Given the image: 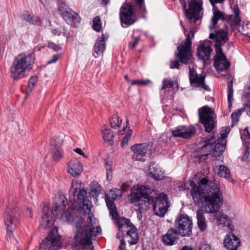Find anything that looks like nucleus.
<instances>
[{
  "label": "nucleus",
  "mask_w": 250,
  "mask_h": 250,
  "mask_svg": "<svg viewBox=\"0 0 250 250\" xmlns=\"http://www.w3.org/2000/svg\"><path fill=\"white\" fill-rule=\"evenodd\" d=\"M243 135L245 136H248V137L250 138V134L247 127L245 128L244 129Z\"/></svg>",
  "instance_id": "61"
},
{
  "label": "nucleus",
  "mask_w": 250,
  "mask_h": 250,
  "mask_svg": "<svg viewBox=\"0 0 250 250\" xmlns=\"http://www.w3.org/2000/svg\"><path fill=\"white\" fill-rule=\"evenodd\" d=\"M122 196V192L119 189L114 188L111 189L108 194L105 197H108L109 199L112 200H116L120 198Z\"/></svg>",
  "instance_id": "36"
},
{
  "label": "nucleus",
  "mask_w": 250,
  "mask_h": 250,
  "mask_svg": "<svg viewBox=\"0 0 250 250\" xmlns=\"http://www.w3.org/2000/svg\"><path fill=\"white\" fill-rule=\"evenodd\" d=\"M22 19L28 22L33 24L39 25L41 23V20L39 17L33 15L27 14H23L22 16Z\"/></svg>",
  "instance_id": "34"
},
{
  "label": "nucleus",
  "mask_w": 250,
  "mask_h": 250,
  "mask_svg": "<svg viewBox=\"0 0 250 250\" xmlns=\"http://www.w3.org/2000/svg\"><path fill=\"white\" fill-rule=\"evenodd\" d=\"M244 111L245 108L242 107L238 109L236 112L232 113L231 117L233 124L237 123L240 116H241L242 113Z\"/></svg>",
  "instance_id": "38"
},
{
  "label": "nucleus",
  "mask_w": 250,
  "mask_h": 250,
  "mask_svg": "<svg viewBox=\"0 0 250 250\" xmlns=\"http://www.w3.org/2000/svg\"><path fill=\"white\" fill-rule=\"evenodd\" d=\"M199 250H214L213 248L210 246V244L203 243L200 247Z\"/></svg>",
  "instance_id": "47"
},
{
  "label": "nucleus",
  "mask_w": 250,
  "mask_h": 250,
  "mask_svg": "<svg viewBox=\"0 0 250 250\" xmlns=\"http://www.w3.org/2000/svg\"><path fill=\"white\" fill-rule=\"evenodd\" d=\"M60 12L63 20L73 27H77L81 21L79 14L74 12L69 7L64 3H61L59 6Z\"/></svg>",
  "instance_id": "12"
},
{
  "label": "nucleus",
  "mask_w": 250,
  "mask_h": 250,
  "mask_svg": "<svg viewBox=\"0 0 250 250\" xmlns=\"http://www.w3.org/2000/svg\"><path fill=\"white\" fill-rule=\"evenodd\" d=\"M209 38L215 40L214 46L215 49H217L218 46L221 47L228 40V32L222 29L218 30L216 34L211 33Z\"/></svg>",
  "instance_id": "22"
},
{
  "label": "nucleus",
  "mask_w": 250,
  "mask_h": 250,
  "mask_svg": "<svg viewBox=\"0 0 250 250\" xmlns=\"http://www.w3.org/2000/svg\"><path fill=\"white\" fill-rule=\"evenodd\" d=\"M230 131V128L229 127H225L220 133V137L219 140H221V142H226L225 139L227 137L228 134Z\"/></svg>",
  "instance_id": "43"
},
{
  "label": "nucleus",
  "mask_w": 250,
  "mask_h": 250,
  "mask_svg": "<svg viewBox=\"0 0 250 250\" xmlns=\"http://www.w3.org/2000/svg\"><path fill=\"white\" fill-rule=\"evenodd\" d=\"M20 216L16 208H14L12 209L9 207L7 208L5 217V224L7 229L6 239L13 245H16L18 241L13 235L12 226L16 225Z\"/></svg>",
  "instance_id": "9"
},
{
  "label": "nucleus",
  "mask_w": 250,
  "mask_h": 250,
  "mask_svg": "<svg viewBox=\"0 0 250 250\" xmlns=\"http://www.w3.org/2000/svg\"><path fill=\"white\" fill-rule=\"evenodd\" d=\"M129 187V182H127L126 183H123L121 187V191L122 192V193L123 192L126 191V188Z\"/></svg>",
  "instance_id": "53"
},
{
  "label": "nucleus",
  "mask_w": 250,
  "mask_h": 250,
  "mask_svg": "<svg viewBox=\"0 0 250 250\" xmlns=\"http://www.w3.org/2000/svg\"><path fill=\"white\" fill-rule=\"evenodd\" d=\"M86 194V191L82 183L77 181L72 182L69 191V200L70 202H76L82 205L84 214L87 216L86 225L84 224V219L77 215L75 209H70L64 211L67 201L62 194L55 198L53 210L45 204L43 205L42 208L41 225L44 228L50 227L54 224L55 212L56 216L63 222H76V232L73 245L78 249L91 245L92 240L101 232L98 220L91 213L92 204L87 199Z\"/></svg>",
  "instance_id": "1"
},
{
  "label": "nucleus",
  "mask_w": 250,
  "mask_h": 250,
  "mask_svg": "<svg viewBox=\"0 0 250 250\" xmlns=\"http://www.w3.org/2000/svg\"><path fill=\"white\" fill-rule=\"evenodd\" d=\"M213 4V17L211 19L212 25L210 28H213L217 23L219 20H224V13L218 10L217 6Z\"/></svg>",
  "instance_id": "28"
},
{
  "label": "nucleus",
  "mask_w": 250,
  "mask_h": 250,
  "mask_svg": "<svg viewBox=\"0 0 250 250\" xmlns=\"http://www.w3.org/2000/svg\"><path fill=\"white\" fill-rule=\"evenodd\" d=\"M163 85L161 88L162 89H165L168 88L172 87L174 84H176L177 82L176 81H173L168 79H165L162 82Z\"/></svg>",
  "instance_id": "39"
},
{
  "label": "nucleus",
  "mask_w": 250,
  "mask_h": 250,
  "mask_svg": "<svg viewBox=\"0 0 250 250\" xmlns=\"http://www.w3.org/2000/svg\"><path fill=\"white\" fill-rule=\"evenodd\" d=\"M60 58V55H59V54L54 55L53 56L52 59L48 61V63L50 64V63H54V62H56Z\"/></svg>",
  "instance_id": "51"
},
{
  "label": "nucleus",
  "mask_w": 250,
  "mask_h": 250,
  "mask_svg": "<svg viewBox=\"0 0 250 250\" xmlns=\"http://www.w3.org/2000/svg\"><path fill=\"white\" fill-rule=\"evenodd\" d=\"M240 244L239 239L231 232L227 234L224 240L225 247L229 250H236Z\"/></svg>",
  "instance_id": "23"
},
{
  "label": "nucleus",
  "mask_w": 250,
  "mask_h": 250,
  "mask_svg": "<svg viewBox=\"0 0 250 250\" xmlns=\"http://www.w3.org/2000/svg\"><path fill=\"white\" fill-rule=\"evenodd\" d=\"M180 66V63L178 60H174L173 62H171L170 64V68H177L179 69Z\"/></svg>",
  "instance_id": "49"
},
{
  "label": "nucleus",
  "mask_w": 250,
  "mask_h": 250,
  "mask_svg": "<svg viewBox=\"0 0 250 250\" xmlns=\"http://www.w3.org/2000/svg\"><path fill=\"white\" fill-rule=\"evenodd\" d=\"M216 55L214 57V65L217 70L223 71L229 67V62L227 61L226 56L222 52L221 47L218 46L215 49Z\"/></svg>",
  "instance_id": "15"
},
{
  "label": "nucleus",
  "mask_w": 250,
  "mask_h": 250,
  "mask_svg": "<svg viewBox=\"0 0 250 250\" xmlns=\"http://www.w3.org/2000/svg\"><path fill=\"white\" fill-rule=\"evenodd\" d=\"M244 97L246 99V103H250V90L244 92Z\"/></svg>",
  "instance_id": "54"
},
{
  "label": "nucleus",
  "mask_w": 250,
  "mask_h": 250,
  "mask_svg": "<svg viewBox=\"0 0 250 250\" xmlns=\"http://www.w3.org/2000/svg\"><path fill=\"white\" fill-rule=\"evenodd\" d=\"M139 41L140 38L136 37L134 41L132 43H130V44L131 45L132 48H134L136 47V45L138 43Z\"/></svg>",
  "instance_id": "55"
},
{
  "label": "nucleus",
  "mask_w": 250,
  "mask_h": 250,
  "mask_svg": "<svg viewBox=\"0 0 250 250\" xmlns=\"http://www.w3.org/2000/svg\"><path fill=\"white\" fill-rule=\"evenodd\" d=\"M192 42L189 34L187 35L185 41H183L177 47L175 55L183 63L188 64L192 57Z\"/></svg>",
  "instance_id": "10"
},
{
  "label": "nucleus",
  "mask_w": 250,
  "mask_h": 250,
  "mask_svg": "<svg viewBox=\"0 0 250 250\" xmlns=\"http://www.w3.org/2000/svg\"><path fill=\"white\" fill-rule=\"evenodd\" d=\"M212 5L217 3H222L225 0H209Z\"/></svg>",
  "instance_id": "60"
},
{
  "label": "nucleus",
  "mask_w": 250,
  "mask_h": 250,
  "mask_svg": "<svg viewBox=\"0 0 250 250\" xmlns=\"http://www.w3.org/2000/svg\"><path fill=\"white\" fill-rule=\"evenodd\" d=\"M67 170L72 176L78 177L83 170V164L77 159H72L68 163Z\"/></svg>",
  "instance_id": "21"
},
{
  "label": "nucleus",
  "mask_w": 250,
  "mask_h": 250,
  "mask_svg": "<svg viewBox=\"0 0 250 250\" xmlns=\"http://www.w3.org/2000/svg\"><path fill=\"white\" fill-rule=\"evenodd\" d=\"M129 201L140 212L147 211L152 205L154 213L161 217L165 215L170 207V202L166 194L148 186H134L129 195Z\"/></svg>",
  "instance_id": "2"
},
{
  "label": "nucleus",
  "mask_w": 250,
  "mask_h": 250,
  "mask_svg": "<svg viewBox=\"0 0 250 250\" xmlns=\"http://www.w3.org/2000/svg\"><path fill=\"white\" fill-rule=\"evenodd\" d=\"M105 202L112 219H114L116 223L117 220L121 219L122 218L118 216L113 201L109 199L108 197H105Z\"/></svg>",
  "instance_id": "27"
},
{
  "label": "nucleus",
  "mask_w": 250,
  "mask_h": 250,
  "mask_svg": "<svg viewBox=\"0 0 250 250\" xmlns=\"http://www.w3.org/2000/svg\"><path fill=\"white\" fill-rule=\"evenodd\" d=\"M75 151L80 155L83 156L84 158H87V156L85 155V154L83 152L82 149L80 148H76L75 149Z\"/></svg>",
  "instance_id": "56"
},
{
  "label": "nucleus",
  "mask_w": 250,
  "mask_h": 250,
  "mask_svg": "<svg viewBox=\"0 0 250 250\" xmlns=\"http://www.w3.org/2000/svg\"><path fill=\"white\" fill-rule=\"evenodd\" d=\"M181 250H193L191 247L189 246H184L181 249Z\"/></svg>",
  "instance_id": "64"
},
{
  "label": "nucleus",
  "mask_w": 250,
  "mask_h": 250,
  "mask_svg": "<svg viewBox=\"0 0 250 250\" xmlns=\"http://www.w3.org/2000/svg\"><path fill=\"white\" fill-rule=\"evenodd\" d=\"M52 33L55 36H59L61 35V34L62 33V31L61 30H60L59 29H53L52 30Z\"/></svg>",
  "instance_id": "59"
},
{
  "label": "nucleus",
  "mask_w": 250,
  "mask_h": 250,
  "mask_svg": "<svg viewBox=\"0 0 250 250\" xmlns=\"http://www.w3.org/2000/svg\"><path fill=\"white\" fill-rule=\"evenodd\" d=\"M234 15H229V21L231 26L239 25L240 24L241 19L239 16V10L237 6H235L233 10Z\"/></svg>",
  "instance_id": "30"
},
{
  "label": "nucleus",
  "mask_w": 250,
  "mask_h": 250,
  "mask_svg": "<svg viewBox=\"0 0 250 250\" xmlns=\"http://www.w3.org/2000/svg\"><path fill=\"white\" fill-rule=\"evenodd\" d=\"M148 147V145L146 143L137 144L132 146L130 148L133 152V159L140 161H145Z\"/></svg>",
  "instance_id": "17"
},
{
  "label": "nucleus",
  "mask_w": 250,
  "mask_h": 250,
  "mask_svg": "<svg viewBox=\"0 0 250 250\" xmlns=\"http://www.w3.org/2000/svg\"><path fill=\"white\" fill-rule=\"evenodd\" d=\"M105 38L104 35L102 34L95 43L94 50L97 54H102L105 48Z\"/></svg>",
  "instance_id": "31"
},
{
  "label": "nucleus",
  "mask_w": 250,
  "mask_h": 250,
  "mask_svg": "<svg viewBox=\"0 0 250 250\" xmlns=\"http://www.w3.org/2000/svg\"><path fill=\"white\" fill-rule=\"evenodd\" d=\"M223 196L220 186L202 204V207L206 213L213 214L209 219L214 224L217 226H225L227 224L228 227L231 230L233 226L230 224L228 216L222 211H219L223 203Z\"/></svg>",
  "instance_id": "3"
},
{
  "label": "nucleus",
  "mask_w": 250,
  "mask_h": 250,
  "mask_svg": "<svg viewBox=\"0 0 250 250\" xmlns=\"http://www.w3.org/2000/svg\"><path fill=\"white\" fill-rule=\"evenodd\" d=\"M109 123L112 128L117 129L120 126L122 120H119V117L117 115H114L110 120Z\"/></svg>",
  "instance_id": "37"
},
{
  "label": "nucleus",
  "mask_w": 250,
  "mask_h": 250,
  "mask_svg": "<svg viewBox=\"0 0 250 250\" xmlns=\"http://www.w3.org/2000/svg\"><path fill=\"white\" fill-rule=\"evenodd\" d=\"M103 137L104 141L109 145H112L113 143V133L110 129H105L102 131Z\"/></svg>",
  "instance_id": "33"
},
{
  "label": "nucleus",
  "mask_w": 250,
  "mask_h": 250,
  "mask_svg": "<svg viewBox=\"0 0 250 250\" xmlns=\"http://www.w3.org/2000/svg\"><path fill=\"white\" fill-rule=\"evenodd\" d=\"M179 0L185 10L186 17L191 22L195 23L202 17L203 9L201 0H188V9H186L187 4L185 0Z\"/></svg>",
  "instance_id": "7"
},
{
  "label": "nucleus",
  "mask_w": 250,
  "mask_h": 250,
  "mask_svg": "<svg viewBox=\"0 0 250 250\" xmlns=\"http://www.w3.org/2000/svg\"><path fill=\"white\" fill-rule=\"evenodd\" d=\"M93 27L94 30L100 31L101 29L100 18L98 16L95 17L93 20Z\"/></svg>",
  "instance_id": "40"
},
{
  "label": "nucleus",
  "mask_w": 250,
  "mask_h": 250,
  "mask_svg": "<svg viewBox=\"0 0 250 250\" xmlns=\"http://www.w3.org/2000/svg\"><path fill=\"white\" fill-rule=\"evenodd\" d=\"M105 167L106 169V179L108 181H110L112 178V170L111 166L110 164L106 163Z\"/></svg>",
  "instance_id": "45"
},
{
  "label": "nucleus",
  "mask_w": 250,
  "mask_h": 250,
  "mask_svg": "<svg viewBox=\"0 0 250 250\" xmlns=\"http://www.w3.org/2000/svg\"><path fill=\"white\" fill-rule=\"evenodd\" d=\"M219 186L215 181L203 178L198 182L197 185L193 180H189L179 187V189L180 190H189L191 187V195L194 203L202 205Z\"/></svg>",
  "instance_id": "4"
},
{
  "label": "nucleus",
  "mask_w": 250,
  "mask_h": 250,
  "mask_svg": "<svg viewBox=\"0 0 250 250\" xmlns=\"http://www.w3.org/2000/svg\"><path fill=\"white\" fill-rule=\"evenodd\" d=\"M218 174L221 177L231 180L229 170L227 167L224 165L219 166Z\"/></svg>",
  "instance_id": "35"
},
{
  "label": "nucleus",
  "mask_w": 250,
  "mask_h": 250,
  "mask_svg": "<svg viewBox=\"0 0 250 250\" xmlns=\"http://www.w3.org/2000/svg\"><path fill=\"white\" fill-rule=\"evenodd\" d=\"M204 212V210L202 208V209H198L196 212L198 227L201 231L205 230L207 227V223Z\"/></svg>",
  "instance_id": "26"
},
{
  "label": "nucleus",
  "mask_w": 250,
  "mask_h": 250,
  "mask_svg": "<svg viewBox=\"0 0 250 250\" xmlns=\"http://www.w3.org/2000/svg\"><path fill=\"white\" fill-rule=\"evenodd\" d=\"M63 36H64L66 38H68L70 37L69 33L68 32H67V30L65 28H64L63 29Z\"/></svg>",
  "instance_id": "62"
},
{
  "label": "nucleus",
  "mask_w": 250,
  "mask_h": 250,
  "mask_svg": "<svg viewBox=\"0 0 250 250\" xmlns=\"http://www.w3.org/2000/svg\"><path fill=\"white\" fill-rule=\"evenodd\" d=\"M60 238L50 235L42 242L40 250H57L60 248Z\"/></svg>",
  "instance_id": "19"
},
{
  "label": "nucleus",
  "mask_w": 250,
  "mask_h": 250,
  "mask_svg": "<svg viewBox=\"0 0 250 250\" xmlns=\"http://www.w3.org/2000/svg\"><path fill=\"white\" fill-rule=\"evenodd\" d=\"M27 214L29 216V217L32 218L33 216L32 215V211L31 208H28L27 209Z\"/></svg>",
  "instance_id": "63"
},
{
  "label": "nucleus",
  "mask_w": 250,
  "mask_h": 250,
  "mask_svg": "<svg viewBox=\"0 0 250 250\" xmlns=\"http://www.w3.org/2000/svg\"><path fill=\"white\" fill-rule=\"evenodd\" d=\"M38 82V78L36 76L32 77L28 83V89L30 91H31L33 88L35 86Z\"/></svg>",
  "instance_id": "46"
},
{
  "label": "nucleus",
  "mask_w": 250,
  "mask_h": 250,
  "mask_svg": "<svg viewBox=\"0 0 250 250\" xmlns=\"http://www.w3.org/2000/svg\"><path fill=\"white\" fill-rule=\"evenodd\" d=\"M148 174L151 177L158 181L162 180L164 177L162 171L154 165L149 167Z\"/></svg>",
  "instance_id": "29"
},
{
  "label": "nucleus",
  "mask_w": 250,
  "mask_h": 250,
  "mask_svg": "<svg viewBox=\"0 0 250 250\" xmlns=\"http://www.w3.org/2000/svg\"><path fill=\"white\" fill-rule=\"evenodd\" d=\"M218 142L213 146L215 142L214 137H211L209 139L205 141V144L202 146V149L207 152L200 157V159H205L204 157L210 154V152L213 150L212 155L215 157L216 160H221L223 159L222 152L225 149V142L222 143L221 140H218Z\"/></svg>",
  "instance_id": "8"
},
{
  "label": "nucleus",
  "mask_w": 250,
  "mask_h": 250,
  "mask_svg": "<svg viewBox=\"0 0 250 250\" xmlns=\"http://www.w3.org/2000/svg\"><path fill=\"white\" fill-rule=\"evenodd\" d=\"M34 53H21L13 60L10 67V76L15 80H20L26 77L33 69L35 62Z\"/></svg>",
  "instance_id": "5"
},
{
  "label": "nucleus",
  "mask_w": 250,
  "mask_h": 250,
  "mask_svg": "<svg viewBox=\"0 0 250 250\" xmlns=\"http://www.w3.org/2000/svg\"><path fill=\"white\" fill-rule=\"evenodd\" d=\"M196 132V128L192 125H183L176 127L172 131V134L175 137L188 138Z\"/></svg>",
  "instance_id": "18"
},
{
  "label": "nucleus",
  "mask_w": 250,
  "mask_h": 250,
  "mask_svg": "<svg viewBox=\"0 0 250 250\" xmlns=\"http://www.w3.org/2000/svg\"><path fill=\"white\" fill-rule=\"evenodd\" d=\"M243 108H245V111H246L247 114L250 117V103H245L244 104Z\"/></svg>",
  "instance_id": "52"
},
{
  "label": "nucleus",
  "mask_w": 250,
  "mask_h": 250,
  "mask_svg": "<svg viewBox=\"0 0 250 250\" xmlns=\"http://www.w3.org/2000/svg\"><path fill=\"white\" fill-rule=\"evenodd\" d=\"M212 52V49L209 41L200 42L197 48V56L200 60L204 61V62L210 59Z\"/></svg>",
  "instance_id": "16"
},
{
  "label": "nucleus",
  "mask_w": 250,
  "mask_h": 250,
  "mask_svg": "<svg viewBox=\"0 0 250 250\" xmlns=\"http://www.w3.org/2000/svg\"><path fill=\"white\" fill-rule=\"evenodd\" d=\"M189 80L191 85L195 87H202L206 90H208L209 87L205 83V77L199 75L195 70L189 68Z\"/></svg>",
  "instance_id": "20"
},
{
  "label": "nucleus",
  "mask_w": 250,
  "mask_h": 250,
  "mask_svg": "<svg viewBox=\"0 0 250 250\" xmlns=\"http://www.w3.org/2000/svg\"><path fill=\"white\" fill-rule=\"evenodd\" d=\"M133 13L130 4L125 3L122 6L120 10V19L123 27H127L135 22V21L132 18Z\"/></svg>",
  "instance_id": "14"
},
{
  "label": "nucleus",
  "mask_w": 250,
  "mask_h": 250,
  "mask_svg": "<svg viewBox=\"0 0 250 250\" xmlns=\"http://www.w3.org/2000/svg\"><path fill=\"white\" fill-rule=\"evenodd\" d=\"M178 231L177 229L171 228L168 230L167 233L163 237V241L167 245H173L178 240Z\"/></svg>",
  "instance_id": "24"
},
{
  "label": "nucleus",
  "mask_w": 250,
  "mask_h": 250,
  "mask_svg": "<svg viewBox=\"0 0 250 250\" xmlns=\"http://www.w3.org/2000/svg\"><path fill=\"white\" fill-rule=\"evenodd\" d=\"M228 99L230 104L233 97V85L232 81H230L228 83Z\"/></svg>",
  "instance_id": "42"
},
{
  "label": "nucleus",
  "mask_w": 250,
  "mask_h": 250,
  "mask_svg": "<svg viewBox=\"0 0 250 250\" xmlns=\"http://www.w3.org/2000/svg\"><path fill=\"white\" fill-rule=\"evenodd\" d=\"M90 189L89 193L92 196L97 197L101 192L102 188L99 183L95 181H93L90 185Z\"/></svg>",
  "instance_id": "32"
},
{
  "label": "nucleus",
  "mask_w": 250,
  "mask_h": 250,
  "mask_svg": "<svg viewBox=\"0 0 250 250\" xmlns=\"http://www.w3.org/2000/svg\"><path fill=\"white\" fill-rule=\"evenodd\" d=\"M151 81L149 79L145 80H135L131 81V85H146L150 83Z\"/></svg>",
  "instance_id": "44"
},
{
  "label": "nucleus",
  "mask_w": 250,
  "mask_h": 250,
  "mask_svg": "<svg viewBox=\"0 0 250 250\" xmlns=\"http://www.w3.org/2000/svg\"><path fill=\"white\" fill-rule=\"evenodd\" d=\"M48 47L53 49L55 51H58L62 49V48L58 45L55 44L53 42H49L48 44Z\"/></svg>",
  "instance_id": "50"
},
{
  "label": "nucleus",
  "mask_w": 250,
  "mask_h": 250,
  "mask_svg": "<svg viewBox=\"0 0 250 250\" xmlns=\"http://www.w3.org/2000/svg\"><path fill=\"white\" fill-rule=\"evenodd\" d=\"M201 122L204 125L207 132H211L214 127L216 116L211 108L208 106H203L198 110Z\"/></svg>",
  "instance_id": "11"
},
{
  "label": "nucleus",
  "mask_w": 250,
  "mask_h": 250,
  "mask_svg": "<svg viewBox=\"0 0 250 250\" xmlns=\"http://www.w3.org/2000/svg\"><path fill=\"white\" fill-rule=\"evenodd\" d=\"M125 240L123 238L120 240L121 244L119 246V250H125Z\"/></svg>",
  "instance_id": "57"
},
{
  "label": "nucleus",
  "mask_w": 250,
  "mask_h": 250,
  "mask_svg": "<svg viewBox=\"0 0 250 250\" xmlns=\"http://www.w3.org/2000/svg\"><path fill=\"white\" fill-rule=\"evenodd\" d=\"M56 142V139L55 138H52L51 140L50 143L52 146L51 154L53 160L58 162L62 158L63 153Z\"/></svg>",
  "instance_id": "25"
},
{
  "label": "nucleus",
  "mask_w": 250,
  "mask_h": 250,
  "mask_svg": "<svg viewBox=\"0 0 250 250\" xmlns=\"http://www.w3.org/2000/svg\"><path fill=\"white\" fill-rule=\"evenodd\" d=\"M116 224L119 232L117 234V238L120 239L123 236V238L130 244H136L139 240V235L137 229L125 218H122L116 221Z\"/></svg>",
  "instance_id": "6"
},
{
  "label": "nucleus",
  "mask_w": 250,
  "mask_h": 250,
  "mask_svg": "<svg viewBox=\"0 0 250 250\" xmlns=\"http://www.w3.org/2000/svg\"><path fill=\"white\" fill-rule=\"evenodd\" d=\"M132 134V130H129L127 134L123 138L121 141V145L122 147L124 148L127 146L128 141L129 140Z\"/></svg>",
  "instance_id": "41"
},
{
  "label": "nucleus",
  "mask_w": 250,
  "mask_h": 250,
  "mask_svg": "<svg viewBox=\"0 0 250 250\" xmlns=\"http://www.w3.org/2000/svg\"><path fill=\"white\" fill-rule=\"evenodd\" d=\"M175 226L181 236H189L191 234L192 221L187 215H179L175 220Z\"/></svg>",
  "instance_id": "13"
},
{
  "label": "nucleus",
  "mask_w": 250,
  "mask_h": 250,
  "mask_svg": "<svg viewBox=\"0 0 250 250\" xmlns=\"http://www.w3.org/2000/svg\"><path fill=\"white\" fill-rule=\"evenodd\" d=\"M249 155V147L247 146L246 147V149H245V153H244V154L242 157V159L243 160H246L248 156Z\"/></svg>",
  "instance_id": "58"
},
{
  "label": "nucleus",
  "mask_w": 250,
  "mask_h": 250,
  "mask_svg": "<svg viewBox=\"0 0 250 250\" xmlns=\"http://www.w3.org/2000/svg\"><path fill=\"white\" fill-rule=\"evenodd\" d=\"M136 5L138 6L140 8L141 12L145 10V8L144 6V0H135Z\"/></svg>",
  "instance_id": "48"
}]
</instances>
